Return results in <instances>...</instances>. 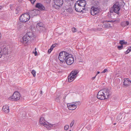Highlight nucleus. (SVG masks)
I'll list each match as a JSON object with an SVG mask.
<instances>
[{
    "label": "nucleus",
    "mask_w": 131,
    "mask_h": 131,
    "mask_svg": "<svg viewBox=\"0 0 131 131\" xmlns=\"http://www.w3.org/2000/svg\"><path fill=\"white\" fill-rule=\"evenodd\" d=\"M111 94V91L108 89H104L100 91L98 93L97 98L101 100L108 99Z\"/></svg>",
    "instance_id": "obj_1"
},
{
    "label": "nucleus",
    "mask_w": 131,
    "mask_h": 131,
    "mask_svg": "<svg viewBox=\"0 0 131 131\" xmlns=\"http://www.w3.org/2000/svg\"><path fill=\"white\" fill-rule=\"evenodd\" d=\"M34 35L32 31L28 32L23 37V43L25 45L29 43L30 41L34 40Z\"/></svg>",
    "instance_id": "obj_2"
},
{
    "label": "nucleus",
    "mask_w": 131,
    "mask_h": 131,
    "mask_svg": "<svg viewBox=\"0 0 131 131\" xmlns=\"http://www.w3.org/2000/svg\"><path fill=\"white\" fill-rule=\"evenodd\" d=\"M69 54L65 51H62L60 52L59 55V59L60 61V63L61 65L63 66H65L64 64H66L65 60L67 58Z\"/></svg>",
    "instance_id": "obj_3"
},
{
    "label": "nucleus",
    "mask_w": 131,
    "mask_h": 131,
    "mask_svg": "<svg viewBox=\"0 0 131 131\" xmlns=\"http://www.w3.org/2000/svg\"><path fill=\"white\" fill-rule=\"evenodd\" d=\"M39 124L40 125H43L46 127L48 129H50L53 126V125L46 122L43 115H42L40 119Z\"/></svg>",
    "instance_id": "obj_4"
},
{
    "label": "nucleus",
    "mask_w": 131,
    "mask_h": 131,
    "mask_svg": "<svg viewBox=\"0 0 131 131\" xmlns=\"http://www.w3.org/2000/svg\"><path fill=\"white\" fill-rule=\"evenodd\" d=\"M78 73L79 71L77 70L72 71L68 77V81L71 82L74 80L77 77Z\"/></svg>",
    "instance_id": "obj_5"
},
{
    "label": "nucleus",
    "mask_w": 131,
    "mask_h": 131,
    "mask_svg": "<svg viewBox=\"0 0 131 131\" xmlns=\"http://www.w3.org/2000/svg\"><path fill=\"white\" fill-rule=\"evenodd\" d=\"M20 95L19 93L17 91L15 92L8 99L11 101H16L19 100L20 98Z\"/></svg>",
    "instance_id": "obj_6"
},
{
    "label": "nucleus",
    "mask_w": 131,
    "mask_h": 131,
    "mask_svg": "<svg viewBox=\"0 0 131 131\" xmlns=\"http://www.w3.org/2000/svg\"><path fill=\"white\" fill-rule=\"evenodd\" d=\"M54 4L53 7L54 8L58 9L62 5L63 3V0H54Z\"/></svg>",
    "instance_id": "obj_7"
},
{
    "label": "nucleus",
    "mask_w": 131,
    "mask_h": 131,
    "mask_svg": "<svg viewBox=\"0 0 131 131\" xmlns=\"http://www.w3.org/2000/svg\"><path fill=\"white\" fill-rule=\"evenodd\" d=\"M30 15L28 14H25L22 15L20 17L19 20L22 22H26L28 21L30 18Z\"/></svg>",
    "instance_id": "obj_8"
},
{
    "label": "nucleus",
    "mask_w": 131,
    "mask_h": 131,
    "mask_svg": "<svg viewBox=\"0 0 131 131\" xmlns=\"http://www.w3.org/2000/svg\"><path fill=\"white\" fill-rule=\"evenodd\" d=\"M74 61V59L72 57V55L71 54H69V56L65 60V62H66V64L67 63L69 65H70L72 64Z\"/></svg>",
    "instance_id": "obj_9"
},
{
    "label": "nucleus",
    "mask_w": 131,
    "mask_h": 131,
    "mask_svg": "<svg viewBox=\"0 0 131 131\" xmlns=\"http://www.w3.org/2000/svg\"><path fill=\"white\" fill-rule=\"evenodd\" d=\"M100 12L99 8L96 6H93L91 8L90 12L91 15H94Z\"/></svg>",
    "instance_id": "obj_10"
},
{
    "label": "nucleus",
    "mask_w": 131,
    "mask_h": 131,
    "mask_svg": "<svg viewBox=\"0 0 131 131\" xmlns=\"http://www.w3.org/2000/svg\"><path fill=\"white\" fill-rule=\"evenodd\" d=\"M113 24L112 21H106L104 22L103 24V25L104 27L105 28H109L112 27Z\"/></svg>",
    "instance_id": "obj_11"
},
{
    "label": "nucleus",
    "mask_w": 131,
    "mask_h": 131,
    "mask_svg": "<svg viewBox=\"0 0 131 131\" xmlns=\"http://www.w3.org/2000/svg\"><path fill=\"white\" fill-rule=\"evenodd\" d=\"M113 11L115 13H118L120 9L119 5L118 4V3H116L113 6L112 8Z\"/></svg>",
    "instance_id": "obj_12"
},
{
    "label": "nucleus",
    "mask_w": 131,
    "mask_h": 131,
    "mask_svg": "<svg viewBox=\"0 0 131 131\" xmlns=\"http://www.w3.org/2000/svg\"><path fill=\"white\" fill-rule=\"evenodd\" d=\"M75 3L76 4L77 3V4L80 5L84 9L85 6L86 4V1L84 0L78 1L76 2Z\"/></svg>",
    "instance_id": "obj_13"
},
{
    "label": "nucleus",
    "mask_w": 131,
    "mask_h": 131,
    "mask_svg": "<svg viewBox=\"0 0 131 131\" xmlns=\"http://www.w3.org/2000/svg\"><path fill=\"white\" fill-rule=\"evenodd\" d=\"M74 6L75 10L76 11L78 12H81L84 9L83 8H82V7L80 6V5H79L77 4H77L76 3L75 4Z\"/></svg>",
    "instance_id": "obj_14"
},
{
    "label": "nucleus",
    "mask_w": 131,
    "mask_h": 131,
    "mask_svg": "<svg viewBox=\"0 0 131 131\" xmlns=\"http://www.w3.org/2000/svg\"><path fill=\"white\" fill-rule=\"evenodd\" d=\"M74 103V102H73L72 103V104L71 103L67 104V107L69 110H73L77 108V107H76V105L73 104Z\"/></svg>",
    "instance_id": "obj_15"
},
{
    "label": "nucleus",
    "mask_w": 131,
    "mask_h": 131,
    "mask_svg": "<svg viewBox=\"0 0 131 131\" xmlns=\"http://www.w3.org/2000/svg\"><path fill=\"white\" fill-rule=\"evenodd\" d=\"M36 7L38 8L41 10H44L45 9V7L41 3H37L36 5Z\"/></svg>",
    "instance_id": "obj_16"
},
{
    "label": "nucleus",
    "mask_w": 131,
    "mask_h": 131,
    "mask_svg": "<svg viewBox=\"0 0 131 131\" xmlns=\"http://www.w3.org/2000/svg\"><path fill=\"white\" fill-rule=\"evenodd\" d=\"M2 110L5 113H8L9 111V107L6 105H4L3 107Z\"/></svg>",
    "instance_id": "obj_17"
},
{
    "label": "nucleus",
    "mask_w": 131,
    "mask_h": 131,
    "mask_svg": "<svg viewBox=\"0 0 131 131\" xmlns=\"http://www.w3.org/2000/svg\"><path fill=\"white\" fill-rule=\"evenodd\" d=\"M131 83V81L128 79H125L124 82V84L125 86H129Z\"/></svg>",
    "instance_id": "obj_18"
},
{
    "label": "nucleus",
    "mask_w": 131,
    "mask_h": 131,
    "mask_svg": "<svg viewBox=\"0 0 131 131\" xmlns=\"http://www.w3.org/2000/svg\"><path fill=\"white\" fill-rule=\"evenodd\" d=\"M25 26L24 24L22 23H19L18 25L17 28L19 30H22L25 28Z\"/></svg>",
    "instance_id": "obj_19"
},
{
    "label": "nucleus",
    "mask_w": 131,
    "mask_h": 131,
    "mask_svg": "<svg viewBox=\"0 0 131 131\" xmlns=\"http://www.w3.org/2000/svg\"><path fill=\"white\" fill-rule=\"evenodd\" d=\"M36 27L37 28H39L40 29H42L45 28L43 26V25L42 23H38L36 25Z\"/></svg>",
    "instance_id": "obj_20"
},
{
    "label": "nucleus",
    "mask_w": 131,
    "mask_h": 131,
    "mask_svg": "<svg viewBox=\"0 0 131 131\" xmlns=\"http://www.w3.org/2000/svg\"><path fill=\"white\" fill-rule=\"evenodd\" d=\"M39 13V11L37 10H33L30 13L32 14L33 16L37 15Z\"/></svg>",
    "instance_id": "obj_21"
},
{
    "label": "nucleus",
    "mask_w": 131,
    "mask_h": 131,
    "mask_svg": "<svg viewBox=\"0 0 131 131\" xmlns=\"http://www.w3.org/2000/svg\"><path fill=\"white\" fill-rule=\"evenodd\" d=\"M60 98L61 97L59 94V95H57L55 97V100L57 102H59Z\"/></svg>",
    "instance_id": "obj_22"
},
{
    "label": "nucleus",
    "mask_w": 131,
    "mask_h": 131,
    "mask_svg": "<svg viewBox=\"0 0 131 131\" xmlns=\"http://www.w3.org/2000/svg\"><path fill=\"white\" fill-rule=\"evenodd\" d=\"M129 24V22L128 21H124L122 22L121 23L122 26L123 27H124L128 25Z\"/></svg>",
    "instance_id": "obj_23"
},
{
    "label": "nucleus",
    "mask_w": 131,
    "mask_h": 131,
    "mask_svg": "<svg viewBox=\"0 0 131 131\" xmlns=\"http://www.w3.org/2000/svg\"><path fill=\"white\" fill-rule=\"evenodd\" d=\"M2 51L3 52V54L5 55L7 54L8 53V49L7 48H3Z\"/></svg>",
    "instance_id": "obj_24"
},
{
    "label": "nucleus",
    "mask_w": 131,
    "mask_h": 131,
    "mask_svg": "<svg viewBox=\"0 0 131 131\" xmlns=\"http://www.w3.org/2000/svg\"><path fill=\"white\" fill-rule=\"evenodd\" d=\"M21 10L20 7H17L15 10V13L16 14H17L21 12Z\"/></svg>",
    "instance_id": "obj_25"
},
{
    "label": "nucleus",
    "mask_w": 131,
    "mask_h": 131,
    "mask_svg": "<svg viewBox=\"0 0 131 131\" xmlns=\"http://www.w3.org/2000/svg\"><path fill=\"white\" fill-rule=\"evenodd\" d=\"M104 27H103V25L102 24L99 25L98 26V28H97V30L98 31H100L102 30V28Z\"/></svg>",
    "instance_id": "obj_26"
},
{
    "label": "nucleus",
    "mask_w": 131,
    "mask_h": 131,
    "mask_svg": "<svg viewBox=\"0 0 131 131\" xmlns=\"http://www.w3.org/2000/svg\"><path fill=\"white\" fill-rule=\"evenodd\" d=\"M119 43L121 45H123L124 44H126L127 42H125L124 40H122L120 41Z\"/></svg>",
    "instance_id": "obj_27"
},
{
    "label": "nucleus",
    "mask_w": 131,
    "mask_h": 131,
    "mask_svg": "<svg viewBox=\"0 0 131 131\" xmlns=\"http://www.w3.org/2000/svg\"><path fill=\"white\" fill-rule=\"evenodd\" d=\"M36 73V72L35 71V70H32L31 73H32V74L33 75L34 77H35Z\"/></svg>",
    "instance_id": "obj_28"
},
{
    "label": "nucleus",
    "mask_w": 131,
    "mask_h": 131,
    "mask_svg": "<svg viewBox=\"0 0 131 131\" xmlns=\"http://www.w3.org/2000/svg\"><path fill=\"white\" fill-rule=\"evenodd\" d=\"M80 104V101L76 102H74V103H73L74 105H76V107H77V105H79Z\"/></svg>",
    "instance_id": "obj_29"
},
{
    "label": "nucleus",
    "mask_w": 131,
    "mask_h": 131,
    "mask_svg": "<svg viewBox=\"0 0 131 131\" xmlns=\"http://www.w3.org/2000/svg\"><path fill=\"white\" fill-rule=\"evenodd\" d=\"M74 123V120H73L71 122L70 125V127H72V126H73Z\"/></svg>",
    "instance_id": "obj_30"
},
{
    "label": "nucleus",
    "mask_w": 131,
    "mask_h": 131,
    "mask_svg": "<svg viewBox=\"0 0 131 131\" xmlns=\"http://www.w3.org/2000/svg\"><path fill=\"white\" fill-rule=\"evenodd\" d=\"M69 126L68 125H66L64 126V129L65 130H67L69 128Z\"/></svg>",
    "instance_id": "obj_31"
},
{
    "label": "nucleus",
    "mask_w": 131,
    "mask_h": 131,
    "mask_svg": "<svg viewBox=\"0 0 131 131\" xmlns=\"http://www.w3.org/2000/svg\"><path fill=\"white\" fill-rule=\"evenodd\" d=\"M72 31L73 32H75L77 31V29L74 27H73L72 28Z\"/></svg>",
    "instance_id": "obj_32"
},
{
    "label": "nucleus",
    "mask_w": 131,
    "mask_h": 131,
    "mask_svg": "<svg viewBox=\"0 0 131 131\" xmlns=\"http://www.w3.org/2000/svg\"><path fill=\"white\" fill-rule=\"evenodd\" d=\"M123 48V45H121V46H118V48L119 50H121Z\"/></svg>",
    "instance_id": "obj_33"
},
{
    "label": "nucleus",
    "mask_w": 131,
    "mask_h": 131,
    "mask_svg": "<svg viewBox=\"0 0 131 131\" xmlns=\"http://www.w3.org/2000/svg\"><path fill=\"white\" fill-rule=\"evenodd\" d=\"M130 51H131L130 49H129V48L127 49V50L125 52V53L126 54H127Z\"/></svg>",
    "instance_id": "obj_34"
},
{
    "label": "nucleus",
    "mask_w": 131,
    "mask_h": 131,
    "mask_svg": "<svg viewBox=\"0 0 131 131\" xmlns=\"http://www.w3.org/2000/svg\"><path fill=\"white\" fill-rule=\"evenodd\" d=\"M51 0H45V1L46 3L49 4L50 3Z\"/></svg>",
    "instance_id": "obj_35"
},
{
    "label": "nucleus",
    "mask_w": 131,
    "mask_h": 131,
    "mask_svg": "<svg viewBox=\"0 0 131 131\" xmlns=\"http://www.w3.org/2000/svg\"><path fill=\"white\" fill-rule=\"evenodd\" d=\"M108 71L107 70V69H105L102 72V73H105L106 72H107Z\"/></svg>",
    "instance_id": "obj_36"
},
{
    "label": "nucleus",
    "mask_w": 131,
    "mask_h": 131,
    "mask_svg": "<svg viewBox=\"0 0 131 131\" xmlns=\"http://www.w3.org/2000/svg\"><path fill=\"white\" fill-rule=\"evenodd\" d=\"M51 51L52 50H50V49H49L48 51V53L49 54L50 53H51Z\"/></svg>",
    "instance_id": "obj_37"
},
{
    "label": "nucleus",
    "mask_w": 131,
    "mask_h": 131,
    "mask_svg": "<svg viewBox=\"0 0 131 131\" xmlns=\"http://www.w3.org/2000/svg\"><path fill=\"white\" fill-rule=\"evenodd\" d=\"M56 46V45L55 44L53 45L51 47H52L53 48H54Z\"/></svg>",
    "instance_id": "obj_38"
},
{
    "label": "nucleus",
    "mask_w": 131,
    "mask_h": 131,
    "mask_svg": "<svg viewBox=\"0 0 131 131\" xmlns=\"http://www.w3.org/2000/svg\"><path fill=\"white\" fill-rule=\"evenodd\" d=\"M66 96H64L63 98V101H65V99H66Z\"/></svg>",
    "instance_id": "obj_39"
},
{
    "label": "nucleus",
    "mask_w": 131,
    "mask_h": 131,
    "mask_svg": "<svg viewBox=\"0 0 131 131\" xmlns=\"http://www.w3.org/2000/svg\"><path fill=\"white\" fill-rule=\"evenodd\" d=\"M31 94L33 95L34 94V91H32L31 92Z\"/></svg>",
    "instance_id": "obj_40"
},
{
    "label": "nucleus",
    "mask_w": 131,
    "mask_h": 131,
    "mask_svg": "<svg viewBox=\"0 0 131 131\" xmlns=\"http://www.w3.org/2000/svg\"><path fill=\"white\" fill-rule=\"evenodd\" d=\"M93 103H91L90 104H89V105H90V106H92V105H93Z\"/></svg>",
    "instance_id": "obj_41"
},
{
    "label": "nucleus",
    "mask_w": 131,
    "mask_h": 131,
    "mask_svg": "<svg viewBox=\"0 0 131 131\" xmlns=\"http://www.w3.org/2000/svg\"><path fill=\"white\" fill-rule=\"evenodd\" d=\"M37 52L36 51L35 53V56H36L37 54Z\"/></svg>",
    "instance_id": "obj_42"
},
{
    "label": "nucleus",
    "mask_w": 131,
    "mask_h": 131,
    "mask_svg": "<svg viewBox=\"0 0 131 131\" xmlns=\"http://www.w3.org/2000/svg\"><path fill=\"white\" fill-rule=\"evenodd\" d=\"M73 0H66V2H70V1H72Z\"/></svg>",
    "instance_id": "obj_43"
},
{
    "label": "nucleus",
    "mask_w": 131,
    "mask_h": 131,
    "mask_svg": "<svg viewBox=\"0 0 131 131\" xmlns=\"http://www.w3.org/2000/svg\"><path fill=\"white\" fill-rule=\"evenodd\" d=\"M53 48L52 47H51L50 49L51 50H52L53 49Z\"/></svg>",
    "instance_id": "obj_44"
},
{
    "label": "nucleus",
    "mask_w": 131,
    "mask_h": 131,
    "mask_svg": "<svg viewBox=\"0 0 131 131\" xmlns=\"http://www.w3.org/2000/svg\"><path fill=\"white\" fill-rule=\"evenodd\" d=\"M100 73V72H99V71H97V74H96V75H97V74H99Z\"/></svg>",
    "instance_id": "obj_45"
},
{
    "label": "nucleus",
    "mask_w": 131,
    "mask_h": 131,
    "mask_svg": "<svg viewBox=\"0 0 131 131\" xmlns=\"http://www.w3.org/2000/svg\"><path fill=\"white\" fill-rule=\"evenodd\" d=\"M96 76H96L95 77H93L92 78L93 79H94L95 78Z\"/></svg>",
    "instance_id": "obj_46"
},
{
    "label": "nucleus",
    "mask_w": 131,
    "mask_h": 131,
    "mask_svg": "<svg viewBox=\"0 0 131 131\" xmlns=\"http://www.w3.org/2000/svg\"><path fill=\"white\" fill-rule=\"evenodd\" d=\"M2 52H1V50L0 51V54L2 55V53H1Z\"/></svg>",
    "instance_id": "obj_47"
},
{
    "label": "nucleus",
    "mask_w": 131,
    "mask_h": 131,
    "mask_svg": "<svg viewBox=\"0 0 131 131\" xmlns=\"http://www.w3.org/2000/svg\"><path fill=\"white\" fill-rule=\"evenodd\" d=\"M117 21L116 22H119V20H116L115 21Z\"/></svg>",
    "instance_id": "obj_48"
},
{
    "label": "nucleus",
    "mask_w": 131,
    "mask_h": 131,
    "mask_svg": "<svg viewBox=\"0 0 131 131\" xmlns=\"http://www.w3.org/2000/svg\"><path fill=\"white\" fill-rule=\"evenodd\" d=\"M1 33H0V38H1Z\"/></svg>",
    "instance_id": "obj_49"
},
{
    "label": "nucleus",
    "mask_w": 131,
    "mask_h": 131,
    "mask_svg": "<svg viewBox=\"0 0 131 131\" xmlns=\"http://www.w3.org/2000/svg\"><path fill=\"white\" fill-rule=\"evenodd\" d=\"M129 49L131 51V47L129 48Z\"/></svg>",
    "instance_id": "obj_50"
},
{
    "label": "nucleus",
    "mask_w": 131,
    "mask_h": 131,
    "mask_svg": "<svg viewBox=\"0 0 131 131\" xmlns=\"http://www.w3.org/2000/svg\"><path fill=\"white\" fill-rule=\"evenodd\" d=\"M36 48H35V51H36Z\"/></svg>",
    "instance_id": "obj_51"
},
{
    "label": "nucleus",
    "mask_w": 131,
    "mask_h": 131,
    "mask_svg": "<svg viewBox=\"0 0 131 131\" xmlns=\"http://www.w3.org/2000/svg\"><path fill=\"white\" fill-rule=\"evenodd\" d=\"M2 56V55L0 54V58Z\"/></svg>",
    "instance_id": "obj_52"
},
{
    "label": "nucleus",
    "mask_w": 131,
    "mask_h": 131,
    "mask_svg": "<svg viewBox=\"0 0 131 131\" xmlns=\"http://www.w3.org/2000/svg\"><path fill=\"white\" fill-rule=\"evenodd\" d=\"M42 91H40L41 94H42Z\"/></svg>",
    "instance_id": "obj_53"
},
{
    "label": "nucleus",
    "mask_w": 131,
    "mask_h": 131,
    "mask_svg": "<svg viewBox=\"0 0 131 131\" xmlns=\"http://www.w3.org/2000/svg\"><path fill=\"white\" fill-rule=\"evenodd\" d=\"M1 8H2V7H0V10L1 9Z\"/></svg>",
    "instance_id": "obj_54"
},
{
    "label": "nucleus",
    "mask_w": 131,
    "mask_h": 131,
    "mask_svg": "<svg viewBox=\"0 0 131 131\" xmlns=\"http://www.w3.org/2000/svg\"><path fill=\"white\" fill-rule=\"evenodd\" d=\"M69 131H71V130H69Z\"/></svg>",
    "instance_id": "obj_55"
},
{
    "label": "nucleus",
    "mask_w": 131,
    "mask_h": 131,
    "mask_svg": "<svg viewBox=\"0 0 131 131\" xmlns=\"http://www.w3.org/2000/svg\"><path fill=\"white\" fill-rule=\"evenodd\" d=\"M91 103V102H89V103Z\"/></svg>",
    "instance_id": "obj_56"
}]
</instances>
